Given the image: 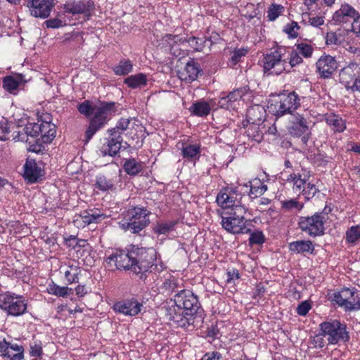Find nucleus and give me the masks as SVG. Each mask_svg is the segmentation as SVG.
<instances>
[{
  "label": "nucleus",
  "instance_id": "28",
  "mask_svg": "<svg viewBox=\"0 0 360 360\" xmlns=\"http://www.w3.org/2000/svg\"><path fill=\"white\" fill-rule=\"evenodd\" d=\"M247 122L248 123H264L265 110L261 105L251 106L247 111Z\"/></svg>",
  "mask_w": 360,
  "mask_h": 360
},
{
  "label": "nucleus",
  "instance_id": "3",
  "mask_svg": "<svg viewBox=\"0 0 360 360\" xmlns=\"http://www.w3.org/2000/svg\"><path fill=\"white\" fill-rule=\"evenodd\" d=\"M148 224V210L143 207H136L127 211L123 219L119 222V226L124 231H130L133 233H137Z\"/></svg>",
  "mask_w": 360,
  "mask_h": 360
},
{
  "label": "nucleus",
  "instance_id": "29",
  "mask_svg": "<svg viewBox=\"0 0 360 360\" xmlns=\"http://www.w3.org/2000/svg\"><path fill=\"white\" fill-rule=\"evenodd\" d=\"M264 131H266L264 123H249L247 126L248 136L257 142H260L262 140Z\"/></svg>",
  "mask_w": 360,
  "mask_h": 360
},
{
  "label": "nucleus",
  "instance_id": "13",
  "mask_svg": "<svg viewBox=\"0 0 360 360\" xmlns=\"http://www.w3.org/2000/svg\"><path fill=\"white\" fill-rule=\"evenodd\" d=\"M241 195L231 188H226L220 191L216 199L217 205L224 210H236L237 206H243L240 203Z\"/></svg>",
  "mask_w": 360,
  "mask_h": 360
},
{
  "label": "nucleus",
  "instance_id": "43",
  "mask_svg": "<svg viewBox=\"0 0 360 360\" xmlns=\"http://www.w3.org/2000/svg\"><path fill=\"white\" fill-rule=\"evenodd\" d=\"M285 11L283 6L273 3L268 8L266 18L269 21L276 20Z\"/></svg>",
  "mask_w": 360,
  "mask_h": 360
},
{
  "label": "nucleus",
  "instance_id": "64",
  "mask_svg": "<svg viewBox=\"0 0 360 360\" xmlns=\"http://www.w3.org/2000/svg\"><path fill=\"white\" fill-rule=\"evenodd\" d=\"M221 354L219 352H213L205 354L201 359V360H219Z\"/></svg>",
  "mask_w": 360,
  "mask_h": 360
},
{
  "label": "nucleus",
  "instance_id": "44",
  "mask_svg": "<svg viewBox=\"0 0 360 360\" xmlns=\"http://www.w3.org/2000/svg\"><path fill=\"white\" fill-rule=\"evenodd\" d=\"M19 85V79L13 76H6L3 79L4 89L11 94H15Z\"/></svg>",
  "mask_w": 360,
  "mask_h": 360
},
{
  "label": "nucleus",
  "instance_id": "11",
  "mask_svg": "<svg viewBox=\"0 0 360 360\" xmlns=\"http://www.w3.org/2000/svg\"><path fill=\"white\" fill-rule=\"evenodd\" d=\"M300 104L298 95L292 91L279 95L276 104L271 103L270 108L276 115L282 116L285 113H291L292 111L295 110Z\"/></svg>",
  "mask_w": 360,
  "mask_h": 360
},
{
  "label": "nucleus",
  "instance_id": "18",
  "mask_svg": "<svg viewBox=\"0 0 360 360\" xmlns=\"http://www.w3.org/2000/svg\"><path fill=\"white\" fill-rule=\"evenodd\" d=\"M55 0H32L30 5L31 14L37 18H46L54 6Z\"/></svg>",
  "mask_w": 360,
  "mask_h": 360
},
{
  "label": "nucleus",
  "instance_id": "2",
  "mask_svg": "<svg viewBox=\"0 0 360 360\" xmlns=\"http://www.w3.org/2000/svg\"><path fill=\"white\" fill-rule=\"evenodd\" d=\"M78 111L89 117L94 112L90 120L89 126L85 132L86 142H88L107 122L115 115L116 107L114 102L101 103L99 105L93 106L89 101H84L77 105Z\"/></svg>",
  "mask_w": 360,
  "mask_h": 360
},
{
  "label": "nucleus",
  "instance_id": "19",
  "mask_svg": "<svg viewBox=\"0 0 360 360\" xmlns=\"http://www.w3.org/2000/svg\"><path fill=\"white\" fill-rule=\"evenodd\" d=\"M26 119H20L17 122L18 127H22L23 131H18V135L13 137V139L18 141H27V137H37L39 135L40 126L39 123L28 122L25 123Z\"/></svg>",
  "mask_w": 360,
  "mask_h": 360
},
{
  "label": "nucleus",
  "instance_id": "57",
  "mask_svg": "<svg viewBox=\"0 0 360 360\" xmlns=\"http://www.w3.org/2000/svg\"><path fill=\"white\" fill-rule=\"evenodd\" d=\"M249 240L251 244H262L264 242V236L262 231H256L250 234Z\"/></svg>",
  "mask_w": 360,
  "mask_h": 360
},
{
  "label": "nucleus",
  "instance_id": "42",
  "mask_svg": "<svg viewBox=\"0 0 360 360\" xmlns=\"http://www.w3.org/2000/svg\"><path fill=\"white\" fill-rule=\"evenodd\" d=\"M346 242L351 244H356L360 241V224L352 226L346 231Z\"/></svg>",
  "mask_w": 360,
  "mask_h": 360
},
{
  "label": "nucleus",
  "instance_id": "5",
  "mask_svg": "<svg viewBox=\"0 0 360 360\" xmlns=\"http://www.w3.org/2000/svg\"><path fill=\"white\" fill-rule=\"evenodd\" d=\"M285 48L277 47L264 56L263 68L265 73L278 75L289 71V65L285 58Z\"/></svg>",
  "mask_w": 360,
  "mask_h": 360
},
{
  "label": "nucleus",
  "instance_id": "6",
  "mask_svg": "<svg viewBox=\"0 0 360 360\" xmlns=\"http://www.w3.org/2000/svg\"><path fill=\"white\" fill-rule=\"evenodd\" d=\"M246 208L244 206H237L236 210L221 215V226L228 232L233 234L247 233L249 229L246 226L245 219Z\"/></svg>",
  "mask_w": 360,
  "mask_h": 360
},
{
  "label": "nucleus",
  "instance_id": "56",
  "mask_svg": "<svg viewBox=\"0 0 360 360\" xmlns=\"http://www.w3.org/2000/svg\"><path fill=\"white\" fill-rule=\"evenodd\" d=\"M302 62V58L300 56V54L295 51H292L290 53V57L289 58V62L288 63L289 68H293L297 65L300 64Z\"/></svg>",
  "mask_w": 360,
  "mask_h": 360
},
{
  "label": "nucleus",
  "instance_id": "49",
  "mask_svg": "<svg viewBox=\"0 0 360 360\" xmlns=\"http://www.w3.org/2000/svg\"><path fill=\"white\" fill-rule=\"evenodd\" d=\"M300 26L297 22L295 21H292L290 23H288L283 29V31L288 35L290 38H296L299 34Z\"/></svg>",
  "mask_w": 360,
  "mask_h": 360
},
{
  "label": "nucleus",
  "instance_id": "39",
  "mask_svg": "<svg viewBox=\"0 0 360 360\" xmlns=\"http://www.w3.org/2000/svg\"><path fill=\"white\" fill-rule=\"evenodd\" d=\"M176 224V221H169L159 224V235H167L171 238L176 237L175 227Z\"/></svg>",
  "mask_w": 360,
  "mask_h": 360
},
{
  "label": "nucleus",
  "instance_id": "51",
  "mask_svg": "<svg viewBox=\"0 0 360 360\" xmlns=\"http://www.w3.org/2000/svg\"><path fill=\"white\" fill-rule=\"evenodd\" d=\"M300 54L302 55L305 58H309L313 53V48L311 45L307 44L301 43L296 46V49Z\"/></svg>",
  "mask_w": 360,
  "mask_h": 360
},
{
  "label": "nucleus",
  "instance_id": "21",
  "mask_svg": "<svg viewBox=\"0 0 360 360\" xmlns=\"http://www.w3.org/2000/svg\"><path fill=\"white\" fill-rule=\"evenodd\" d=\"M111 136L106 145H103L101 148V152L104 155L114 156L117 154L121 148V137L120 135H116V129H111L108 130Z\"/></svg>",
  "mask_w": 360,
  "mask_h": 360
},
{
  "label": "nucleus",
  "instance_id": "63",
  "mask_svg": "<svg viewBox=\"0 0 360 360\" xmlns=\"http://www.w3.org/2000/svg\"><path fill=\"white\" fill-rule=\"evenodd\" d=\"M73 223H74L75 226L79 229L84 228L85 226H86L85 221H84V219L81 216V214H76L74 217Z\"/></svg>",
  "mask_w": 360,
  "mask_h": 360
},
{
  "label": "nucleus",
  "instance_id": "36",
  "mask_svg": "<svg viewBox=\"0 0 360 360\" xmlns=\"http://www.w3.org/2000/svg\"><path fill=\"white\" fill-rule=\"evenodd\" d=\"M124 82L131 89L141 88L146 84V77L144 74L139 73L127 77Z\"/></svg>",
  "mask_w": 360,
  "mask_h": 360
},
{
  "label": "nucleus",
  "instance_id": "46",
  "mask_svg": "<svg viewBox=\"0 0 360 360\" xmlns=\"http://www.w3.org/2000/svg\"><path fill=\"white\" fill-rule=\"evenodd\" d=\"M327 45H338L342 40V36L340 32H328L325 36Z\"/></svg>",
  "mask_w": 360,
  "mask_h": 360
},
{
  "label": "nucleus",
  "instance_id": "37",
  "mask_svg": "<svg viewBox=\"0 0 360 360\" xmlns=\"http://www.w3.org/2000/svg\"><path fill=\"white\" fill-rule=\"evenodd\" d=\"M250 196L253 198L263 195L267 190L266 185L259 179H255L250 181Z\"/></svg>",
  "mask_w": 360,
  "mask_h": 360
},
{
  "label": "nucleus",
  "instance_id": "33",
  "mask_svg": "<svg viewBox=\"0 0 360 360\" xmlns=\"http://www.w3.org/2000/svg\"><path fill=\"white\" fill-rule=\"evenodd\" d=\"M123 168L129 175L135 176L143 171L144 163L134 158H129L125 160Z\"/></svg>",
  "mask_w": 360,
  "mask_h": 360
},
{
  "label": "nucleus",
  "instance_id": "14",
  "mask_svg": "<svg viewBox=\"0 0 360 360\" xmlns=\"http://www.w3.org/2000/svg\"><path fill=\"white\" fill-rule=\"evenodd\" d=\"M0 355L6 360H22L24 348L22 345L0 340Z\"/></svg>",
  "mask_w": 360,
  "mask_h": 360
},
{
  "label": "nucleus",
  "instance_id": "48",
  "mask_svg": "<svg viewBox=\"0 0 360 360\" xmlns=\"http://www.w3.org/2000/svg\"><path fill=\"white\" fill-rule=\"evenodd\" d=\"M247 89L245 88H240L236 89L229 94L232 103L234 105L235 108H237V105L240 99L246 94Z\"/></svg>",
  "mask_w": 360,
  "mask_h": 360
},
{
  "label": "nucleus",
  "instance_id": "45",
  "mask_svg": "<svg viewBox=\"0 0 360 360\" xmlns=\"http://www.w3.org/2000/svg\"><path fill=\"white\" fill-rule=\"evenodd\" d=\"M95 186L98 189L102 191H107L112 190L114 181L112 179H108L106 176L103 175H99L96 176Z\"/></svg>",
  "mask_w": 360,
  "mask_h": 360
},
{
  "label": "nucleus",
  "instance_id": "25",
  "mask_svg": "<svg viewBox=\"0 0 360 360\" xmlns=\"http://www.w3.org/2000/svg\"><path fill=\"white\" fill-rule=\"evenodd\" d=\"M172 40H174V42L179 41L180 42V45L184 48H186L188 46H189L193 49V51H200L204 47V44L206 42V40H205L203 38L195 37H189L187 39L183 37H180L179 36H174L172 37Z\"/></svg>",
  "mask_w": 360,
  "mask_h": 360
},
{
  "label": "nucleus",
  "instance_id": "7",
  "mask_svg": "<svg viewBox=\"0 0 360 360\" xmlns=\"http://www.w3.org/2000/svg\"><path fill=\"white\" fill-rule=\"evenodd\" d=\"M321 335L327 338L329 344L335 345L340 341H347L349 336L345 325L338 320H330L320 324Z\"/></svg>",
  "mask_w": 360,
  "mask_h": 360
},
{
  "label": "nucleus",
  "instance_id": "40",
  "mask_svg": "<svg viewBox=\"0 0 360 360\" xmlns=\"http://www.w3.org/2000/svg\"><path fill=\"white\" fill-rule=\"evenodd\" d=\"M133 65L129 60H122L113 67V72L116 75H126L132 71Z\"/></svg>",
  "mask_w": 360,
  "mask_h": 360
},
{
  "label": "nucleus",
  "instance_id": "1",
  "mask_svg": "<svg viewBox=\"0 0 360 360\" xmlns=\"http://www.w3.org/2000/svg\"><path fill=\"white\" fill-rule=\"evenodd\" d=\"M198 304L197 297L191 291L183 290L162 303L161 313L169 324L188 329L193 325Z\"/></svg>",
  "mask_w": 360,
  "mask_h": 360
},
{
  "label": "nucleus",
  "instance_id": "8",
  "mask_svg": "<svg viewBox=\"0 0 360 360\" xmlns=\"http://www.w3.org/2000/svg\"><path fill=\"white\" fill-rule=\"evenodd\" d=\"M327 217L323 212H316L310 217H301L299 228L310 236H319L324 233V224Z\"/></svg>",
  "mask_w": 360,
  "mask_h": 360
},
{
  "label": "nucleus",
  "instance_id": "34",
  "mask_svg": "<svg viewBox=\"0 0 360 360\" xmlns=\"http://www.w3.org/2000/svg\"><path fill=\"white\" fill-rule=\"evenodd\" d=\"M189 111L192 115L198 117H205L210 114V105L207 104L206 101L200 100L193 103L189 108Z\"/></svg>",
  "mask_w": 360,
  "mask_h": 360
},
{
  "label": "nucleus",
  "instance_id": "4",
  "mask_svg": "<svg viewBox=\"0 0 360 360\" xmlns=\"http://www.w3.org/2000/svg\"><path fill=\"white\" fill-rule=\"evenodd\" d=\"M27 309L26 299L20 295L11 292L0 293V309L8 316H20L25 314Z\"/></svg>",
  "mask_w": 360,
  "mask_h": 360
},
{
  "label": "nucleus",
  "instance_id": "47",
  "mask_svg": "<svg viewBox=\"0 0 360 360\" xmlns=\"http://www.w3.org/2000/svg\"><path fill=\"white\" fill-rule=\"evenodd\" d=\"M318 191L319 190L316 185L308 180L301 193L307 200H309L312 198Z\"/></svg>",
  "mask_w": 360,
  "mask_h": 360
},
{
  "label": "nucleus",
  "instance_id": "38",
  "mask_svg": "<svg viewBox=\"0 0 360 360\" xmlns=\"http://www.w3.org/2000/svg\"><path fill=\"white\" fill-rule=\"evenodd\" d=\"M80 268L77 265H69L64 272L65 278L68 284L77 283L79 281V274Z\"/></svg>",
  "mask_w": 360,
  "mask_h": 360
},
{
  "label": "nucleus",
  "instance_id": "62",
  "mask_svg": "<svg viewBox=\"0 0 360 360\" xmlns=\"http://www.w3.org/2000/svg\"><path fill=\"white\" fill-rule=\"evenodd\" d=\"M130 122V120L122 118L118 122L116 128L117 130L124 131L129 127Z\"/></svg>",
  "mask_w": 360,
  "mask_h": 360
},
{
  "label": "nucleus",
  "instance_id": "60",
  "mask_svg": "<svg viewBox=\"0 0 360 360\" xmlns=\"http://www.w3.org/2000/svg\"><path fill=\"white\" fill-rule=\"evenodd\" d=\"M321 333L313 338L311 343L316 348H323L325 346V340Z\"/></svg>",
  "mask_w": 360,
  "mask_h": 360
},
{
  "label": "nucleus",
  "instance_id": "41",
  "mask_svg": "<svg viewBox=\"0 0 360 360\" xmlns=\"http://www.w3.org/2000/svg\"><path fill=\"white\" fill-rule=\"evenodd\" d=\"M65 11L72 14L86 13L89 12V8L82 1L74 2L65 5Z\"/></svg>",
  "mask_w": 360,
  "mask_h": 360
},
{
  "label": "nucleus",
  "instance_id": "12",
  "mask_svg": "<svg viewBox=\"0 0 360 360\" xmlns=\"http://www.w3.org/2000/svg\"><path fill=\"white\" fill-rule=\"evenodd\" d=\"M340 81L347 89L360 92V66L352 63L340 74Z\"/></svg>",
  "mask_w": 360,
  "mask_h": 360
},
{
  "label": "nucleus",
  "instance_id": "59",
  "mask_svg": "<svg viewBox=\"0 0 360 360\" xmlns=\"http://www.w3.org/2000/svg\"><path fill=\"white\" fill-rule=\"evenodd\" d=\"M324 18L321 16H310L309 18V24L315 27H319L324 24Z\"/></svg>",
  "mask_w": 360,
  "mask_h": 360
},
{
  "label": "nucleus",
  "instance_id": "15",
  "mask_svg": "<svg viewBox=\"0 0 360 360\" xmlns=\"http://www.w3.org/2000/svg\"><path fill=\"white\" fill-rule=\"evenodd\" d=\"M289 132L292 136H304L302 139H306V136L309 133V122L304 115L297 114L291 117Z\"/></svg>",
  "mask_w": 360,
  "mask_h": 360
},
{
  "label": "nucleus",
  "instance_id": "10",
  "mask_svg": "<svg viewBox=\"0 0 360 360\" xmlns=\"http://www.w3.org/2000/svg\"><path fill=\"white\" fill-rule=\"evenodd\" d=\"M333 301L347 311L360 309V292L354 288H344L335 292Z\"/></svg>",
  "mask_w": 360,
  "mask_h": 360
},
{
  "label": "nucleus",
  "instance_id": "16",
  "mask_svg": "<svg viewBox=\"0 0 360 360\" xmlns=\"http://www.w3.org/2000/svg\"><path fill=\"white\" fill-rule=\"evenodd\" d=\"M356 12V10L349 4H342L333 14L331 21L335 25L350 23Z\"/></svg>",
  "mask_w": 360,
  "mask_h": 360
},
{
  "label": "nucleus",
  "instance_id": "22",
  "mask_svg": "<svg viewBox=\"0 0 360 360\" xmlns=\"http://www.w3.org/2000/svg\"><path fill=\"white\" fill-rule=\"evenodd\" d=\"M200 72L198 64L191 60L186 63L182 70L179 71V77L186 82H191L197 79Z\"/></svg>",
  "mask_w": 360,
  "mask_h": 360
},
{
  "label": "nucleus",
  "instance_id": "58",
  "mask_svg": "<svg viewBox=\"0 0 360 360\" xmlns=\"http://www.w3.org/2000/svg\"><path fill=\"white\" fill-rule=\"evenodd\" d=\"M248 53V50L245 49H240L235 50L233 52V55L231 56V60L233 64H236L242 57L245 56Z\"/></svg>",
  "mask_w": 360,
  "mask_h": 360
},
{
  "label": "nucleus",
  "instance_id": "61",
  "mask_svg": "<svg viewBox=\"0 0 360 360\" xmlns=\"http://www.w3.org/2000/svg\"><path fill=\"white\" fill-rule=\"evenodd\" d=\"M49 28H58L63 25V22L59 19H50L45 22Z\"/></svg>",
  "mask_w": 360,
  "mask_h": 360
},
{
  "label": "nucleus",
  "instance_id": "9",
  "mask_svg": "<svg viewBox=\"0 0 360 360\" xmlns=\"http://www.w3.org/2000/svg\"><path fill=\"white\" fill-rule=\"evenodd\" d=\"M106 262L110 264L113 263L118 269H133L136 271L139 269L140 271H148L143 262H139L131 253L124 251H116L107 257Z\"/></svg>",
  "mask_w": 360,
  "mask_h": 360
},
{
  "label": "nucleus",
  "instance_id": "23",
  "mask_svg": "<svg viewBox=\"0 0 360 360\" xmlns=\"http://www.w3.org/2000/svg\"><path fill=\"white\" fill-rule=\"evenodd\" d=\"M308 180V175L300 173H292L288 175L285 179L286 182L292 186L293 192L300 193L303 191L304 185H306Z\"/></svg>",
  "mask_w": 360,
  "mask_h": 360
},
{
  "label": "nucleus",
  "instance_id": "30",
  "mask_svg": "<svg viewBox=\"0 0 360 360\" xmlns=\"http://www.w3.org/2000/svg\"><path fill=\"white\" fill-rule=\"evenodd\" d=\"M181 150L184 159L188 161H195L200 156V146L199 144L183 143Z\"/></svg>",
  "mask_w": 360,
  "mask_h": 360
},
{
  "label": "nucleus",
  "instance_id": "50",
  "mask_svg": "<svg viewBox=\"0 0 360 360\" xmlns=\"http://www.w3.org/2000/svg\"><path fill=\"white\" fill-rule=\"evenodd\" d=\"M282 207L287 210H301L303 208V204L300 203L295 199H290L283 201Z\"/></svg>",
  "mask_w": 360,
  "mask_h": 360
},
{
  "label": "nucleus",
  "instance_id": "20",
  "mask_svg": "<svg viewBox=\"0 0 360 360\" xmlns=\"http://www.w3.org/2000/svg\"><path fill=\"white\" fill-rule=\"evenodd\" d=\"M141 304L136 300H128L116 302L113 306V309L126 316H136L141 309Z\"/></svg>",
  "mask_w": 360,
  "mask_h": 360
},
{
  "label": "nucleus",
  "instance_id": "17",
  "mask_svg": "<svg viewBox=\"0 0 360 360\" xmlns=\"http://www.w3.org/2000/svg\"><path fill=\"white\" fill-rule=\"evenodd\" d=\"M316 66L321 77L328 78L336 70L337 61L330 55H323L316 62Z\"/></svg>",
  "mask_w": 360,
  "mask_h": 360
},
{
  "label": "nucleus",
  "instance_id": "26",
  "mask_svg": "<svg viewBox=\"0 0 360 360\" xmlns=\"http://www.w3.org/2000/svg\"><path fill=\"white\" fill-rule=\"evenodd\" d=\"M289 250L296 254H311L314 245L310 240H297L289 243Z\"/></svg>",
  "mask_w": 360,
  "mask_h": 360
},
{
  "label": "nucleus",
  "instance_id": "24",
  "mask_svg": "<svg viewBox=\"0 0 360 360\" xmlns=\"http://www.w3.org/2000/svg\"><path fill=\"white\" fill-rule=\"evenodd\" d=\"M24 169V176L30 182L36 181L41 176V167L34 160L27 159Z\"/></svg>",
  "mask_w": 360,
  "mask_h": 360
},
{
  "label": "nucleus",
  "instance_id": "27",
  "mask_svg": "<svg viewBox=\"0 0 360 360\" xmlns=\"http://www.w3.org/2000/svg\"><path fill=\"white\" fill-rule=\"evenodd\" d=\"M326 122L330 129L336 133H342L347 128L346 121L338 115H328Z\"/></svg>",
  "mask_w": 360,
  "mask_h": 360
},
{
  "label": "nucleus",
  "instance_id": "54",
  "mask_svg": "<svg viewBox=\"0 0 360 360\" xmlns=\"http://www.w3.org/2000/svg\"><path fill=\"white\" fill-rule=\"evenodd\" d=\"M219 105L221 108H224L229 110L236 109L229 94L220 98L219 100Z\"/></svg>",
  "mask_w": 360,
  "mask_h": 360
},
{
  "label": "nucleus",
  "instance_id": "35",
  "mask_svg": "<svg viewBox=\"0 0 360 360\" xmlns=\"http://www.w3.org/2000/svg\"><path fill=\"white\" fill-rule=\"evenodd\" d=\"M46 291L50 295L65 297L72 293V289L68 287L60 286L51 281L47 285Z\"/></svg>",
  "mask_w": 360,
  "mask_h": 360
},
{
  "label": "nucleus",
  "instance_id": "31",
  "mask_svg": "<svg viewBox=\"0 0 360 360\" xmlns=\"http://www.w3.org/2000/svg\"><path fill=\"white\" fill-rule=\"evenodd\" d=\"M81 216L84 221H85L86 226L94 223H99L107 217L105 214L101 213L98 209L84 211L81 213Z\"/></svg>",
  "mask_w": 360,
  "mask_h": 360
},
{
  "label": "nucleus",
  "instance_id": "53",
  "mask_svg": "<svg viewBox=\"0 0 360 360\" xmlns=\"http://www.w3.org/2000/svg\"><path fill=\"white\" fill-rule=\"evenodd\" d=\"M351 31L356 34H360V13L356 11L350 22Z\"/></svg>",
  "mask_w": 360,
  "mask_h": 360
},
{
  "label": "nucleus",
  "instance_id": "32",
  "mask_svg": "<svg viewBox=\"0 0 360 360\" xmlns=\"http://www.w3.org/2000/svg\"><path fill=\"white\" fill-rule=\"evenodd\" d=\"M39 126V134H41L44 142L51 141L56 136V127L51 120L41 122Z\"/></svg>",
  "mask_w": 360,
  "mask_h": 360
},
{
  "label": "nucleus",
  "instance_id": "55",
  "mask_svg": "<svg viewBox=\"0 0 360 360\" xmlns=\"http://www.w3.org/2000/svg\"><path fill=\"white\" fill-rule=\"evenodd\" d=\"M311 306L309 301H303L297 307L296 311L298 315L304 316H306L309 310L311 309Z\"/></svg>",
  "mask_w": 360,
  "mask_h": 360
},
{
  "label": "nucleus",
  "instance_id": "52",
  "mask_svg": "<svg viewBox=\"0 0 360 360\" xmlns=\"http://www.w3.org/2000/svg\"><path fill=\"white\" fill-rule=\"evenodd\" d=\"M9 133L8 121L2 117L0 120V140L6 141L8 139L6 135Z\"/></svg>",
  "mask_w": 360,
  "mask_h": 360
}]
</instances>
